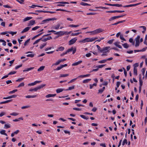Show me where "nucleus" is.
Listing matches in <instances>:
<instances>
[{"mask_svg": "<svg viewBox=\"0 0 147 147\" xmlns=\"http://www.w3.org/2000/svg\"><path fill=\"white\" fill-rule=\"evenodd\" d=\"M104 30L100 28H99L94 30L93 31L90 32H88L87 33L91 32L93 34H95L98 33L102 32Z\"/></svg>", "mask_w": 147, "mask_h": 147, "instance_id": "f257e3e1", "label": "nucleus"}, {"mask_svg": "<svg viewBox=\"0 0 147 147\" xmlns=\"http://www.w3.org/2000/svg\"><path fill=\"white\" fill-rule=\"evenodd\" d=\"M56 3H58L57 5V6H64L65 5L64 4H68L69 3L68 2L61 1V2H58Z\"/></svg>", "mask_w": 147, "mask_h": 147, "instance_id": "f03ea898", "label": "nucleus"}, {"mask_svg": "<svg viewBox=\"0 0 147 147\" xmlns=\"http://www.w3.org/2000/svg\"><path fill=\"white\" fill-rule=\"evenodd\" d=\"M140 38V36H138L136 38H135V41H136V44L135 45V46L136 47H138L140 45V42L139 40Z\"/></svg>", "mask_w": 147, "mask_h": 147, "instance_id": "7ed1b4c3", "label": "nucleus"}, {"mask_svg": "<svg viewBox=\"0 0 147 147\" xmlns=\"http://www.w3.org/2000/svg\"><path fill=\"white\" fill-rule=\"evenodd\" d=\"M87 42H91L90 38H86L83 40H80L79 42H82L83 43H85Z\"/></svg>", "mask_w": 147, "mask_h": 147, "instance_id": "20e7f679", "label": "nucleus"}, {"mask_svg": "<svg viewBox=\"0 0 147 147\" xmlns=\"http://www.w3.org/2000/svg\"><path fill=\"white\" fill-rule=\"evenodd\" d=\"M46 86L45 84H42L40 86H38L34 88V91H36L40 89L44 86Z\"/></svg>", "mask_w": 147, "mask_h": 147, "instance_id": "39448f33", "label": "nucleus"}, {"mask_svg": "<svg viewBox=\"0 0 147 147\" xmlns=\"http://www.w3.org/2000/svg\"><path fill=\"white\" fill-rule=\"evenodd\" d=\"M77 39L76 38H73L69 41V45H70L74 43L77 40Z\"/></svg>", "mask_w": 147, "mask_h": 147, "instance_id": "423d86ee", "label": "nucleus"}, {"mask_svg": "<svg viewBox=\"0 0 147 147\" xmlns=\"http://www.w3.org/2000/svg\"><path fill=\"white\" fill-rule=\"evenodd\" d=\"M109 47H105L103 48L100 50V52H105L107 53L109 52V49L110 48Z\"/></svg>", "mask_w": 147, "mask_h": 147, "instance_id": "0eeeda50", "label": "nucleus"}, {"mask_svg": "<svg viewBox=\"0 0 147 147\" xmlns=\"http://www.w3.org/2000/svg\"><path fill=\"white\" fill-rule=\"evenodd\" d=\"M66 32L64 31H60L55 33L54 34L56 35H58L59 36H62L65 34Z\"/></svg>", "mask_w": 147, "mask_h": 147, "instance_id": "6e6552de", "label": "nucleus"}, {"mask_svg": "<svg viewBox=\"0 0 147 147\" xmlns=\"http://www.w3.org/2000/svg\"><path fill=\"white\" fill-rule=\"evenodd\" d=\"M31 27H27L25 28L21 32L22 33H23L24 32H27L29 30Z\"/></svg>", "mask_w": 147, "mask_h": 147, "instance_id": "1a4fd4ad", "label": "nucleus"}, {"mask_svg": "<svg viewBox=\"0 0 147 147\" xmlns=\"http://www.w3.org/2000/svg\"><path fill=\"white\" fill-rule=\"evenodd\" d=\"M82 61L81 60H80L78 61L77 62H75V63H73L72 65V66H76L77 65L81 63L82 62Z\"/></svg>", "mask_w": 147, "mask_h": 147, "instance_id": "9d476101", "label": "nucleus"}, {"mask_svg": "<svg viewBox=\"0 0 147 147\" xmlns=\"http://www.w3.org/2000/svg\"><path fill=\"white\" fill-rule=\"evenodd\" d=\"M119 42H115L114 43V44L115 45L116 47H117L118 48L120 49H122V47L121 45H119Z\"/></svg>", "mask_w": 147, "mask_h": 147, "instance_id": "9b49d317", "label": "nucleus"}, {"mask_svg": "<svg viewBox=\"0 0 147 147\" xmlns=\"http://www.w3.org/2000/svg\"><path fill=\"white\" fill-rule=\"evenodd\" d=\"M56 94H48L45 97L47 98H49L51 97H53L56 96Z\"/></svg>", "mask_w": 147, "mask_h": 147, "instance_id": "f8f14e48", "label": "nucleus"}, {"mask_svg": "<svg viewBox=\"0 0 147 147\" xmlns=\"http://www.w3.org/2000/svg\"><path fill=\"white\" fill-rule=\"evenodd\" d=\"M35 23V20H31L29 21V23L28 24V26H32V25H34Z\"/></svg>", "mask_w": 147, "mask_h": 147, "instance_id": "ddd939ff", "label": "nucleus"}, {"mask_svg": "<svg viewBox=\"0 0 147 147\" xmlns=\"http://www.w3.org/2000/svg\"><path fill=\"white\" fill-rule=\"evenodd\" d=\"M64 49V48L63 47H60L58 48L56 50L57 51H63Z\"/></svg>", "mask_w": 147, "mask_h": 147, "instance_id": "4468645a", "label": "nucleus"}, {"mask_svg": "<svg viewBox=\"0 0 147 147\" xmlns=\"http://www.w3.org/2000/svg\"><path fill=\"white\" fill-rule=\"evenodd\" d=\"M122 45L124 48L126 49H127L129 47V45L127 43L122 44Z\"/></svg>", "mask_w": 147, "mask_h": 147, "instance_id": "2eb2a0df", "label": "nucleus"}, {"mask_svg": "<svg viewBox=\"0 0 147 147\" xmlns=\"http://www.w3.org/2000/svg\"><path fill=\"white\" fill-rule=\"evenodd\" d=\"M64 90L63 89L59 88L56 90V91L57 93H59L60 92H62Z\"/></svg>", "mask_w": 147, "mask_h": 147, "instance_id": "dca6fc26", "label": "nucleus"}, {"mask_svg": "<svg viewBox=\"0 0 147 147\" xmlns=\"http://www.w3.org/2000/svg\"><path fill=\"white\" fill-rule=\"evenodd\" d=\"M34 67H30V68H27L26 69L23 70V71L25 72V71H28L30 70H32L33 69H34Z\"/></svg>", "mask_w": 147, "mask_h": 147, "instance_id": "f3484780", "label": "nucleus"}, {"mask_svg": "<svg viewBox=\"0 0 147 147\" xmlns=\"http://www.w3.org/2000/svg\"><path fill=\"white\" fill-rule=\"evenodd\" d=\"M11 101H12V100H7L6 101H4L1 102L0 103V104L6 103H7L10 102Z\"/></svg>", "mask_w": 147, "mask_h": 147, "instance_id": "a211bd4d", "label": "nucleus"}, {"mask_svg": "<svg viewBox=\"0 0 147 147\" xmlns=\"http://www.w3.org/2000/svg\"><path fill=\"white\" fill-rule=\"evenodd\" d=\"M32 18V17H27L25 18L24 19L23 21L25 22L31 19Z\"/></svg>", "mask_w": 147, "mask_h": 147, "instance_id": "6ab92c4d", "label": "nucleus"}, {"mask_svg": "<svg viewBox=\"0 0 147 147\" xmlns=\"http://www.w3.org/2000/svg\"><path fill=\"white\" fill-rule=\"evenodd\" d=\"M5 130H1L0 131V133L4 135L7 136V134L5 133Z\"/></svg>", "mask_w": 147, "mask_h": 147, "instance_id": "aec40b11", "label": "nucleus"}, {"mask_svg": "<svg viewBox=\"0 0 147 147\" xmlns=\"http://www.w3.org/2000/svg\"><path fill=\"white\" fill-rule=\"evenodd\" d=\"M75 86H71V87H69L67 89H66L65 90L66 91L67 90H71L72 89H74V88Z\"/></svg>", "mask_w": 147, "mask_h": 147, "instance_id": "412c9836", "label": "nucleus"}, {"mask_svg": "<svg viewBox=\"0 0 147 147\" xmlns=\"http://www.w3.org/2000/svg\"><path fill=\"white\" fill-rule=\"evenodd\" d=\"M60 26V24H58L56 26H55L53 28L56 30H58Z\"/></svg>", "mask_w": 147, "mask_h": 147, "instance_id": "4be33fe9", "label": "nucleus"}, {"mask_svg": "<svg viewBox=\"0 0 147 147\" xmlns=\"http://www.w3.org/2000/svg\"><path fill=\"white\" fill-rule=\"evenodd\" d=\"M45 67L44 66H41L38 69V71H40L43 70L44 69Z\"/></svg>", "mask_w": 147, "mask_h": 147, "instance_id": "5701e85b", "label": "nucleus"}, {"mask_svg": "<svg viewBox=\"0 0 147 147\" xmlns=\"http://www.w3.org/2000/svg\"><path fill=\"white\" fill-rule=\"evenodd\" d=\"M91 80V79H87L84 80L83 81V83H88Z\"/></svg>", "mask_w": 147, "mask_h": 147, "instance_id": "b1692460", "label": "nucleus"}, {"mask_svg": "<svg viewBox=\"0 0 147 147\" xmlns=\"http://www.w3.org/2000/svg\"><path fill=\"white\" fill-rule=\"evenodd\" d=\"M96 86L97 84L96 83H94L92 84H90V89H91L92 88L93 86Z\"/></svg>", "mask_w": 147, "mask_h": 147, "instance_id": "393cba45", "label": "nucleus"}, {"mask_svg": "<svg viewBox=\"0 0 147 147\" xmlns=\"http://www.w3.org/2000/svg\"><path fill=\"white\" fill-rule=\"evenodd\" d=\"M134 74L136 75H137V68L134 67Z\"/></svg>", "mask_w": 147, "mask_h": 147, "instance_id": "a878e982", "label": "nucleus"}, {"mask_svg": "<svg viewBox=\"0 0 147 147\" xmlns=\"http://www.w3.org/2000/svg\"><path fill=\"white\" fill-rule=\"evenodd\" d=\"M80 116L82 118L85 119L87 120L88 119V117H86L85 116L83 115H80Z\"/></svg>", "mask_w": 147, "mask_h": 147, "instance_id": "bb28decb", "label": "nucleus"}, {"mask_svg": "<svg viewBox=\"0 0 147 147\" xmlns=\"http://www.w3.org/2000/svg\"><path fill=\"white\" fill-rule=\"evenodd\" d=\"M139 83H140V86H142V85L143 81L141 79V76H140L139 77Z\"/></svg>", "mask_w": 147, "mask_h": 147, "instance_id": "cd10ccee", "label": "nucleus"}, {"mask_svg": "<svg viewBox=\"0 0 147 147\" xmlns=\"http://www.w3.org/2000/svg\"><path fill=\"white\" fill-rule=\"evenodd\" d=\"M24 85V82H22L17 87V88H20L21 87H23Z\"/></svg>", "mask_w": 147, "mask_h": 147, "instance_id": "c85d7f7f", "label": "nucleus"}, {"mask_svg": "<svg viewBox=\"0 0 147 147\" xmlns=\"http://www.w3.org/2000/svg\"><path fill=\"white\" fill-rule=\"evenodd\" d=\"M116 19H117L116 16H114L111 18L109 19V21H111L112 20H114Z\"/></svg>", "mask_w": 147, "mask_h": 147, "instance_id": "c756f323", "label": "nucleus"}, {"mask_svg": "<svg viewBox=\"0 0 147 147\" xmlns=\"http://www.w3.org/2000/svg\"><path fill=\"white\" fill-rule=\"evenodd\" d=\"M20 119L23 120V119L22 117L19 118L18 119H15L13 120V121L14 122H17L20 121Z\"/></svg>", "mask_w": 147, "mask_h": 147, "instance_id": "7c9ffc66", "label": "nucleus"}, {"mask_svg": "<svg viewBox=\"0 0 147 147\" xmlns=\"http://www.w3.org/2000/svg\"><path fill=\"white\" fill-rule=\"evenodd\" d=\"M127 140L126 139H125L123 141V143H122V145L123 146H124L125 144H127Z\"/></svg>", "mask_w": 147, "mask_h": 147, "instance_id": "2f4dec72", "label": "nucleus"}, {"mask_svg": "<svg viewBox=\"0 0 147 147\" xmlns=\"http://www.w3.org/2000/svg\"><path fill=\"white\" fill-rule=\"evenodd\" d=\"M18 91V90L17 89H15L13 90L12 91H10L9 92V94H12L14 93L15 92H17Z\"/></svg>", "mask_w": 147, "mask_h": 147, "instance_id": "473e14b6", "label": "nucleus"}, {"mask_svg": "<svg viewBox=\"0 0 147 147\" xmlns=\"http://www.w3.org/2000/svg\"><path fill=\"white\" fill-rule=\"evenodd\" d=\"M82 33V32H78V33H72L71 34V35L72 36H77V35H79V34H81Z\"/></svg>", "mask_w": 147, "mask_h": 147, "instance_id": "72a5a7b5", "label": "nucleus"}, {"mask_svg": "<svg viewBox=\"0 0 147 147\" xmlns=\"http://www.w3.org/2000/svg\"><path fill=\"white\" fill-rule=\"evenodd\" d=\"M80 4L82 5L83 6H85V5H90V4H89L87 3H85L83 2H82L80 3Z\"/></svg>", "mask_w": 147, "mask_h": 147, "instance_id": "f704fd0d", "label": "nucleus"}, {"mask_svg": "<svg viewBox=\"0 0 147 147\" xmlns=\"http://www.w3.org/2000/svg\"><path fill=\"white\" fill-rule=\"evenodd\" d=\"M10 127V124H5L4 128L5 129H7Z\"/></svg>", "mask_w": 147, "mask_h": 147, "instance_id": "c9c22d12", "label": "nucleus"}, {"mask_svg": "<svg viewBox=\"0 0 147 147\" xmlns=\"http://www.w3.org/2000/svg\"><path fill=\"white\" fill-rule=\"evenodd\" d=\"M69 76V74H61L60 75V77H67Z\"/></svg>", "mask_w": 147, "mask_h": 147, "instance_id": "e433bc0d", "label": "nucleus"}, {"mask_svg": "<svg viewBox=\"0 0 147 147\" xmlns=\"http://www.w3.org/2000/svg\"><path fill=\"white\" fill-rule=\"evenodd\" d=\"M46 45H47L46 43H43L40 46V48L41 49H42V48H43V47H45Z\"/></svg>", "mask_w": 147, "mask_h": 147, "instance_id": "4c0bfd02", "label": "nucleus"}, {"mask_svg": "<svg viewBox=\"0 0 147 147\" xmlns=\"http://www.w3.org/2000/svg\"><path fill=\"white\" fill-rule=\"evenodd\" d=\"M35 12H39V13H40V12L46 13L47 11H43V10H37L35 11Z\"/></svg>", "mask_w": 147, "mask_h": 147, "instance_id": "58836bf2", "label": "nucleus"}, {"mask_svg": "<svg viewBox=\"0 0 147 147\" xmlns=\"http://www.w3.org/2000/svg\"><path fill=\"white\" fill-rule=\"evenodd\" d=\"M49 21V18L46 19L45 20H43L42 21V23H41V24H44V23H45L46 22H47Z\"/></svg>", "mask_w": 147, "mask_h": 147, "instance_id": "ea45409f", "label": "nucleus"}, {"mask_svg": "<svg viewBox=\"0 0 147 147\" xmlns=\"http://www.w3.org/2000/svg\"><path fill=\"white\" fill-rule=\"evenodd\" d=\"M107 61V60L106 59H104L103 60L100 61L98 62V63H105Z\"/></svg>", "mask_w": 147, "mask_h": 147, "instance_id": "a19ab883", "label": "nucleus"}, {"mask_svg": "<svg viewBox=\"0 0 147 147\" xmlns=\"http://www.w3.org/2000/svg\"><path fill=\"white\" fill-rule=\"evenodd\" d=\"M105 65H99L96 66V67L98 68L99 69V68H102L103 67H104Z\"/></svg>", "mask_w": 147, "mask_h": 147, "instance_id": "79ce46f5", "label": "nucleus"}, {"mask_svg": "<svg viewBox=\"0 0 147 147\" xmlns=\"http://www.w3.org/2000/svg\"><path fill=\"white\" fill-rule=\"evenodd\" d=\"M79 25H75L74 24L70 25H69V26L70 27H77L79 26Z\"/></svg>", "mask_w": 147, "mask_h": 147, "instance_id": "37998d69", "label": "nucleus"}, {"mask_svg": "<svg viewBox=\"0 0 147 147\" xmlns=\"http://www.w3.org/2000/svg\"><path fill=\"white\" fill-rule=\"evenodd\" d=\"M140 3H136V4H135L129 5V7H133V6H136V5H137L140 4Z\"/></svg>", "mask_w": 147, "mask_h": 147, "instance_id": "c03bdc74", "label": "nucleus"}, {"mask_svg": "<svg viewBox=\"0 0 147 147\" xmlns=\"http://www.w3.org/2000/svg\"><path fill=\"white\" fill-rule=\"evenodd\" d=\"M73 50V47H71L70 48L68 49L67 51V53H68L72 51Z\"/></svg>", "mask_w": 147, "mask_h": 147, "instance_id": "a18cd8bd", "label": "nucleus"}, {"mask_svg": "<svg viewBox=\"0 0 147 147\" xmlns=\"http://www.w3.org/2000/svg\"><path fill=\"white\" fill-rule=\"evenodd\" d=\"M30 40V39L29 38L25 42V43L24 44V46H26L27 45V44L29 42Z\"/></svg>", "mask_w": 147, "mask_h": 147, "instance_id": "49530a36", "label": "nucleus"}, {"mask_svg": "<svg viewBox=\"0 0 147 147\" xmlns=\"http://www.w3.org/2000/svg\"><path fill=\"white\" fill-rule=\"evenodd\" d=\"M24 79V78H19L16 80V81L17 82H21Z\"/></svg>", "mask_w": 147, "mask_h": 147, "instance_id": "de8ad7c7", "label": "nucleus"}, {"mask_svg": "<svg viewBox=\"0 0 147 147\" xmlns=\"http://www.w3.org/2000/svg\"><path fill=\"white\" fill-rule=\"evenodd\" d=\"M16 96H17V95H13L11 96H8V98H9V99L11 98H15L16 97Z\"/></svg>", "mask_w": 147, "mask_h": 147, "instance_id": "09e8293b", "label": "nucleus"}, {"mask_svg": "<svg viewBox=\"0 0 147 147\" xmlns=\"http://www.w3.org/2000/svg\"><path fill=\"white\" fill-rule=\"evenodd\" d=\"M96 8H101V9H108V7H95Z\"/></svg>", "mask_w": 147, "mask_h": 147, "instance_id": "8fccbe9b", "label": "nucleus"}, {"mask_svg": "<svg viewBox=\"0 0 147 147\" xmlns=\"http://www.w3.org/2000/svg\"><path fill=\"white\" fill-rule=\"evenodd\" d=\"M39 26H36L32 28V30H35L40 28Z\"/></svg>", "mask_w": 147, "mask_h": 147, "instance_id": "3c124183", "label": "nucleus"}, {"mask_svg": "<svg viewBox=\"0 0 147 147\" xmlns=\"http://www.w3.org/2000/svg\"><path fill=\"white\" fill-rule=\"evenodd\" d=\"M18 115V113H17L15 112H13L12 113L10 114V115H12V116H16Z\"/></svg>", "mask_w": 147, "mask_h": 147, "instance_id": "603ef678", "label": "nucleus"}, {"mask_svg": "<svg viewBox=\"0 0 147 147\" xmlns=\"http://www.w3.org/2000/svg\"><path fill=\"white\" fill-rule=\"evenodd\" d=\"M42 39V38H40L37 40H36L35 42L34 43L33 45H34L38 43L40 40H41Z\"/></svg>", "mask_w": 147, "mask_h": 147, "instance_id": "864d4df0", "label": "nucleus"}, {"mask_svg": "<svg viewBox=\"0 0 147 147\" xmlns=\"http://www.w3.org/2000/svg\"><path fill=\"white\" fill-rule=\"evenodd\" d=\"M120 38L122 40L125 41V39L123 37V35H120Z\"/></svg>", "mask_w": 147, "mask_h": 147, "instance_id": "5fc2aeb1", "label": "nucleus"}, {"mask_svg": "<svg viewBox=\"0 0 147 147\" xmlns=\"http://www.w3.org/2000/svg\"><path fill=\"white\" fill-rule=\"evenodd\" d=\"M117 10H113V11H107L106 12L107 13H116L117 12Z\"/></svg>", "mask_w": 147, "mask_h": 147, "instance_id": "6e6d98bb", "label": "nucleus"}, {"mask_svg": "<svg viewBox=\"0 0 147 147\" xmlns=\"http://www.w3.org/2000/svg\"><path fill=\"white\" fill-rule=\"evenodd\" d=\"M34 54H28L26 55V56L27 57H34Z\"/></svg>", "mask_w": 147, "mask_h": 147, "instance_id": "4d7b16f0", "label": "nucleus"}, {"mask_svg": "<svg viewBox=\"0 0 147 147\" xmlns=\"http://www.w3.org/2000/svg\"><path fill=\"white\" fill-rule=\"evenodd\" d=\"M8 33L12 35H13L14 34H16L17 33L16 32H13L11 31L9 32Z\"/></svg>", "mask_w": 147, "mask_h": 147, "instance_id": "13d9d810", "label": "nucleus"}, {"mask_svg": "<svg viewBox=\"0 0 147 147\" xmlns=\"http://www.w3.org/2000/svg\"><path fill=\"white\" fill-rule=\"evenodd\" d=\"M123 69H124V74H125V76L126 77L127 76V71H126V70H125V69L124 67H123Z\"/></svg>", "mask_w": 147, "mask_h": 147, "instance_id": "bf43d9fd", "label": "nucleus"}, {"mask_svg": "<svg viewBox=\"0 0 147 147\" xmlns=\"http://www.w3.org/2000/svg\"><path fill=\"white\" fill-rule=\"evenodd\" d=\"M22 64H20L19 65H18V66H16L15 68V69H18L20 67H21L22 66Z\"/></svg>", "mask_w": 147, "mask_h": 147, "instance_id": "052dcab7", "label": "nucleus"}, {"mask_svg": "<svg viewBox=\"0 0 147 147\" xmlns=\"http://www.w3.org/2000/svg\"><path fill=\"white\" fill-rule=\"evenodd\" d=\"M17 1L20 3V4L23 3L24 1L23 0H16Z\"/></svg>", "mask_w": 147, "mask_h": 147, "instance_id": "680f3d73", "label": "nucleus"}, {"mask_svg": "<svg viewBox=\"0 0 147 147\" xmlns=\"http://www.w3.org/2000/svg\"><path fill=\"white\" fill-rule=\"evenodd\" d=\"M29 107H30V106H29L27 105V106H23V107H21V109H26V108H29Z\"/></svg>", "mask_w": 147, "mask_h": 147, "instance_id": "e2e57ef3", "label": "nucleus"}, {"mask_svg": "<svg viewBox=\"0 0 147 147\" xmlns=\"http://www.w3.org/2000/svg\"><path fill=\"white\" fill-rule=\"evenodd\" d=\"M16 72L15 71L11 72L8 74V75H11L12 74H16Z\"/></svg>", "mask_w": 147, "mask_h": 147, "instance_id": "0e129e2a", "label": "nucleus"}, {"mask_svg": "<svg viewBox=\"0 0 147 147\" xmlns=\"http://www.w3.org/2000/svg\"><path fill=\"white\" fill-rule=\"evenodd\" d=\"M97 38H98L97 37L92 38H90L91 42L93 41H94L95 40L97 39Z\"/></svg>", "mask_w": 147, "mask_h": 147, "instance_id": "69168bd1", "label": "nucleus"}, {"mask_svg": "<svg viewBox=\"0 0 147 147\" xmlns=\"http://www.w3.org/2000/svg\"><path fill=\"white\" fill-rule=\"evenodd\" d=\"M60 63L59 62L58 60L57 62H56L54 64H53V65H58Z\"/></svg>", "mask_w": 147, "mask_h": 147, "instance_id": "338daca9", "label": "nucleus"}, {"mask_svg": "<svg viewBox=\"0 0 147 147\" xmlns=\"http://www.w3.org/2000/svg\"><path fill=\"white\" fill-rule=\"evenodd\" d=\"M139 66V64L138 63H136L134 65V67L136 68L137 67Z\"/></svg>", "mask_w": 147, "mask_h": 147, "instance_id": "774afa93", "label": "nucleus"}]
</instances>
